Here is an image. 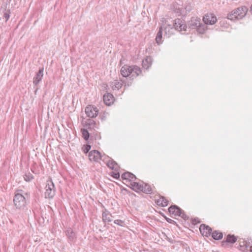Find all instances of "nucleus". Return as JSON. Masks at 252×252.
<instances>
[{
	"mask_svg": "<svg viewBox=\"0 0 252 252\" xmlns=\"http://www.w3.org/2000/svg\"><path fill=\"white\" fill-rule=\"evenodd\" d=\"M121 73L124 78L121 79L120 81L115 80L111 83V86L113 90L119 89L123 84L130 86L132 84V80L134 77L139 76L141 73V70L140 68L136 65H125L121 68Z\"/></svg>",
	"mask_w": 252,
	"mask_h": 252,
	"instance_id": "1",
	"label": "nucleus"
},
{
	"mask_svg": "<svg viewBox=\"0 0 252 252\" xmlns=\"http://www.w3.org/2000/svg\"><path fill=\"white\" fill-rule=\"evenodd\" d=\"M29 197L27 192H24L22 190H18L13 198L14 205L15 208L19 210H23L26 206L27 199Z\"/></svg>",
	"mask_w": 252,
	"mask_h": 252,
	"instance_id": "2",
	"label": "nucleus"
},
{
	"mask_svg": "<svg viewBox=\"0 0 252 252\" xmlns=\"http://www.w3.org/2000/svg\"><path fill=\"white\" fill-rule=\"evenodd\" d=\"M248 10L246 6L238 7L228 14L227 18L230 20L242 19L246 16Z\"/></svg>",
	"mask_w": 252,
	"mask_h": 252,
	"instance_id": "3",
	"label": "nucleus"
},
{
	"mask_svg": "<svg viewBox=\"0 0 252 252\" xmlns=\"http://www.w3.org/2000/svg\"><path fill=\"white\" fill-rule=\"evenodd\" d=\"M191 10V7L190 5L186 6L185 8H183V3L181 1L179 3L176 2L174 3V13H176L177 16H180L181 15H186L187 12H189Z\"/></svg>",
	"mask_w": 252,
	"mask_h": 252,
	"instance_id": "4",
	"label": "nucleus"
},
{
	"mask_svg": "<svg viewBox=\"0 0 252 252\" xmlns=\"http://www.w3.org/2000/svg\"><path fill=\"white\" fill-rule=\"evenodd\" d=\"M45 197L46 198H52L55 195V188L52 181H48L45 186Z\"/></svg>",
	"mask_w": 252,
	"mask_h": 252,
	"instance_id": "5",
	"label": "nucleus"
},
{
	"mask_svg": "<svg viewBox=\"0 0 252 252\" xmlns=\"http://www.w3.org/2000/svg\"><path fill=\"white\" fill-rule=\"evenodd\" d=\"M102 160L106 164L107 166L112 170H117L119 166L117 163L109 157L103 155V158Z\"/></svg>",
	"mask_w": 252,
	"mask_h": 252,
	"instance_id": "6",
	"label": "nucleus"
},
{
	"mask_svg": "<svg viewBox=\"0 0 252 252\" xmlns=\"http://www.w3.org/2000/svg\"><path fill=\"white\" fill-rule=\"evenodd\" d=\"M85 113L87 117L94 118L98 115V109L94 105H90L86 107Z\"/></svg>",
	"mask_w": 252,
	"mask_h": 252,
	"instance_id": "7",
	"label": "nucleus"
},
{
	"mask_svg": "<svg viewBox=\"0 0 252 252\" xmlns=\"http://www.w3.org/2000/svg\"><path fill=\"white\" fill-rule=\"evenodd\" d=\"M174 29L179 32H185L187 29L185 22L181 19H177L174 20Z\"/></svg>",
	"mask_w": 252,
	"mask_h": 252,
	"instance_id": "8",
	"label": "nucleus"
},
{
	"mask_svg": "<svg viewBox=\"0 0 252 252\" xmlns=\"http://www.w3.org/2000/svg\"><path fill=\"white\" fill-rule=\"evenodd\" d=\"M203 21L206 25H214L217 21V17L213 13H207L203 17Z\"/></svg>",
	"mask_w": 252,
	"mask_h": 252,
	"instance_id": "9",
	"label": "nucleus"
},
{
	"mask_svg": "<svg viewBox=\"0 0 252 252\" xmlns=\"http://www.w3.org/2000/svg\"><path fill=\"white\" fill-rule=\"evenodd\" d=\"M89 158L91 161L98 162L99 160H102L103 155H101L98 151L93 150L89 153Z\"/></svg>",
	"mask_w": 252,
	"mask_h": 252,
	"instance_id": "10",
	"label": "nucleus"
},
{
	"mask_svg": "<svg viewBox=\"0 0 252 252\" xmlns=\"http://www.w3.org/2000/svg\"><path fill=\"white\" fill-rule=\"evenodd\" d=\"M161 27L164 29L165 35L169 37L173 34V27L172 24H169L168 20L165 21V24Z\"/></svg>",
	"mask_w": 252,
	"mask_h": 252,
	"instance_id": "11",
	"label": "nucleus"
},
{
	"mask_svg": "<svg viewBox=\"0 0 252 252\" xmlns=\"http://www.w3.org/2000/svg\"><path fill=\"white\" fill-rule=\"evenodd\" d=\"M154 200L157 205L159 206L165 207L168 205V200L161 195L155 196Z\"/></svg>",
	"mask_w": 252,
	"mask_h": 252,
	"instance_id": "12",
	"label": "nucleus"
},
{
	"mask_svg": "<svg viewBox=\"0 0 252 252\" xmlns=\"http://www.w3.org/2000/svg\"><path fill=\"white\" fill-rule=\"evenodd\" d=\"M201 20L198 17H192L189 22V26L191 29H196L198 26L200 25Z\"/></svg>",
	"mask_w": 252,
	"mask_h": 252,
	"instance_id": "13",
	"label": "nucleus"
},
{
	"mask_svg": "<svg viewBox=\"0 0 252 252\" xmlns=\"http://www.w3.org/2000/svg\"><path fill=\"white\" fill-rule=\"evenodd\" d=\"M174 215L179 216L184 220L188 219V217L185 214L184 211L175 205H174Z\"/></svg>",
	"mask_w": 252,
	"mask_h": 252,
	"instance_id": "14",
	"label": "nucleus"
},
{
	"mask_svg": "<svg viewBox=\"0 0 252 252\" xmlns=\"http://www.w3.org/2000/svg\"><path fill=\"white\" fill-rule=\"evenodd\" d=\"M199 229L201 233L206 237L210 235L212 231V229L209 226L204 224L200 225Z\"/></svg>",
	"mask_w": 252,
	"mask_h": 252,
	"instance_id": "15",
	"label": "nucleus"
},
{
	"mask_svg": "<svg viewBox=\"0 0 252 252\" xmlns=\"http://www.w3.org/2000/svg\"><path fill=\"white\" fill-rule=\"evenodd\" d=\"M43 67L40 68L38 72L33 78V83L35 86H36L41 81L43 76Z\"/></svg>",
	"mask_w": 252,
	"mask_h": 252,
	"instance_id": "16",
	"label": "nucleus"
},
{
	"mask_svg": "<svg viewBox=\"0 0 252 252\" xmlns=\"http://www.w3.org/2000/svg\"><path fill=\"white\" fill-rule=\"evenodd\" d=\"M85 126L89 129H95L97 128L95 122L92 119H87L85 121Z\"/></svg>",
	"mask_w": 252,
	"mask_h": 252,
	"instance_id": "17",
	"label": "nucleus"
},
{
	"mask_svg": "<svg viewBox=\"0 0 252 252\" xmlns=\"http://www.w3.org/2000/svg\"><path fill=\"white\" fill-rule=\"evenodd\" d=\"M66 235L69 241L72 243L76 239L75 233L71 228L67 229L65 231Z\"/></svg>",
	"mask_w": 252,
	"mask_h": 252,
	"instance_id": "18",
	"label": "nucleus"
},
{
	"mask_svg": "<svg viewBox=\"0 0 252 252\" xmlns=\"http://www.w3.org/2000/svg\"><path fill=\"white\" fill-rule=\"evenodd\" d=\"M122 178L123 180H126V181L128 180L130 182L136 179V176L129 172H126L123 174L122 175Z\"/></svg>",
	"mask_w": 252,
	"mask_h": 252,
	"instance_id": "19",
	"label": "nucleus"
},
{
	"mask_svg": "<svg viewBox=\"0 0 252 252\" xmlns=\"http://www.w3.org/2000/svg\"><path fill=\"white\" fill-rule=\"evenodd\" d=\"M114 97L111 94L108 93L103 95V100L105 104L107 105H110L113 102Z\"/></svg>",
	"mask_w": 252,
	"mask_h": 252,
	"instance_id": "20",
	"label": "nucleus"
},
{
	"mask_svg": "<svg viewBox=\"0 0 252 252\" xmlns=\"http://www.w3.org/2000/svg\"><path fill=\"white\" fill-rule=\"evenodd\" d=\"M140 191H142L147 194H150L152 193V188L149 185L142 183L141 185Z\"/></svg>",
	"mask_w": 252,
	"mask_h": 252,
	"instance_id": "21",
	"label": "nucleus"
},
{
	"mask_svg": "<svg viewBox=\"0 0 252 252\" xmlns=\"http://www.w3.org/2000/svg\"><path fill=\"white\" fill-rule=\"evenodd\" d=\"M152 64V59L151 57H146V58L143 60L142 66L145 69H148Z\"/></svg>",
	"mask_w": 252,
	"mask_h": 252,
	"instance_id": "22",
	"label": "nucleus"
},
{
	"mask_svg": "<svg viewBox=\"0 0 252 252\" xmlns=\"http://www.w3.org/2000/svg\"><path fill=\"white\" fill-rule=\"evenodd\" d=\"M162 27H160L156 37V41L157 44H160L162 43Z\"/></svg>",
	"mask_w": 252,
	"mask_h": 252,
	"instance_id": "23",
	"label": "nucleus"
},
{
	"mask_svg": "<svg viewBox=\"0 0 252 252\" xmlns=\"http://www.w3.org/2000/svg\"><path fill=\"white\" fill-rule=\"evenodd\" d=\"M197 32L200 34H203L205 33L207 29V27L202 23H200V25L198 26L196 28Z\"/></svg>",
	"mask_w": 252,
	"mask_h": 252,
	"instance_id": "24",
	"label": "nucleus"
},
{
	"mask_svg": "<svg viewBox=\"0 0 252 252\" xmlns=\"http://www.w3.org/2000/svg\"><path fill=\"white\" fill-rule=\"evenodd\" d=\"M237 241V238L233 235L229 234L227 236L226 241L222 242V243L224 244L225 243H234Z\"/></svg>",
	"mask_w": 252,
	"mask_h": 252,
	"instance_id": "25",
	"label": "nucleus"
},
{
	"mask_svg": "<svg viewBox=\"0 0 252 252\" xmlns=\"http://www.w3.org/2000/svg\"><path fill=\"white\" fill-rule=\"evenodd\" d=\"M222 233L220 231H215L212 234V237L215 240H220L222 238Z\"/></svg>",
	"mask_w": 252,
	"mask_h": 252,
	"instance_id": "26",
	"label": "nucleus"
},
{
	"mask_svg": "<svg viewBox=\"0 0 252 252\" xmlns=\"http://www.w3.org/2000/svg\"><path fill=\"white\" fill-rule=\"evenodd\" d=\"M141 184L140 183H137V182H134V181H131V183H130V185L131 186V189L134 190H139L140 191V187H141Z\"/></svg>",
	"mask_w": 252,
	"mask_h": 252,
	"instance_id": "27",
	"label": "nucleus"
},
{
	"mask_svg": "<svg viewBox=\"0 0 252 252\" xmlns=\"http://www.w3.org/2000/svg\"><path fill=\"white\" fill-rule=\"evenodd\" d=\"M112 216L110 214L107 213H103L102 220L104 222H110L112 221Z\"/></svg>",
	"mask_w": 252,
	"mask_h": 252,
	"instance_id": "28",
	"label": "nucleus"
},
{
	"mask_svg": "<svg viewBox=\"0 0 252 252\" xmlns=\"http://www.w3.org/2000/svg\"><path fill=\"white\" fill-rule=\"evenodd\" d=\"M81 132L82 136L84 138V139L86 140H87L90 137V134L88 131L86 129H82Z\"/></svg>",
	"mask_w": 252,
	"mask_h": 252,
	"instance_id": "29",
	"label": "nucleus"
},
{
	"mask_svg": "<svg viewBox=\"0 0 252 252\" xmlns=\"http://www.w3.org/2000/svg\"><path fill=\"white\" fill-rule=\"evenodd\" d=\"M24 178L26 181L30 182L33 179V176L31 174L29 173L25 174L24 176Z\"/></svg>",
	"mask_w": 252,
	"mask_h": 252,
	"instance_id": "30",
	"label": "nucleus"
},
{
	"mask_svg": "<svg viewBox=\"0 0 252 252\" xmlns=\"http://www.w3.org/2000/svg\"><path fill=\"white\" fill-rule=\"evenodd\" d=\"M114 223L120 226H123L124 221L120 220H114Z\"/></svg>",
	"mask_w": 252,
	"mask_h": 252,
	"instance_id": "31",
	"label": "nucleus"
},
{
	"mask_svg": "<svg viewBox=\"0 0 252 252\" xmlns=\"http://www.w3.org/2000/svg\"><path fill=\"white\" fill-rule=\"evenodd\" d=\"M91 148V147L89 145H86V146H85L84 149H83L84 153H87L90 150Z\"/></svg>",
	"mask_w": 252,
	"mask_h": 252,
	"instance_id": "32",
	"label": "nucleus"
},
{
	"mask_svg": "<svg viewBox=\"0 0 252 252\" xmlns=\"http://www.w3.org/2000/svg\"><path fill=\"white\" fill-rule=\"evenodd\" d=\"M9 14H10V11L9 10H8V11H6L4 13V17L5 18L6 21H7L9 19V17H10Z\"/></svg>",
	"mask_w": 252,
	"mask_h": 252,
	"instance_id": "33",
	"label": "nucleus"
},
{
	"mask_svg": "<svg viewBox=\"0 0 252 252\" xmlns=\"http://www.w3.org/2000/svg\"><path fill=\"white\" fill-rule=\"evenodd\" d=\"M168 210L171 214H173V205H172L169 207Z\"/></svg>",
	"mask_w": 252,
	"mask_h": 252,
	"instance_id": "34",
	"label": "nucleus"
},
{
	"mask_svg": "<svg viewBox=\"0 0 252 252\" xmlns=\"http://www.w3.org/2000/svg\"><path fill=\"white\" fill-rule=\"evenodd\" d=\"M246 249H247V246L244 247V246H242L241 245L240 246V250H241L243 252H245Z\"/></svg>",
	"mask_w": 252,
	"mask_h": 252,
	"instance_id": "35",
	"label": "nucleus"
},
{
	"mask_svg": "<svg viewBox=\"0 0 252 252\" xmlns=\"http://www.w3.org/2000/svg\"><path fill=\"white\" fill-rule=\"evenodd\" d=\"M113 177L115 178H119L120 177V174L119 173H114Z\"/></svg>",
	"mask_w": 252,
	"mask_h": 252,
	"instance_id": "36",
	"label": "nucleus"
},
{
	"mask_svg": "<svg viewBox=\"0 0 252 252\" xmlns=\"http://www.w3.org/2000/svg\"><path fill=\"white\" fill-rule=\"evenodd\" d=\"M250 252H252V246L250 247Z\"/></svg>",
	"mask_w": 252,
	"mask_h": 252,
	"instance_id": "37",
	"label": "nucleus"
},
{
	"mask_svg": "<svg viewBox=\"0 0 252 252\" xmlns=\"http://www.w3.org/2000/svg\"><path fill=\"white\" fill-rule=\"evenodd\" d=\"M167 221H168V222H171V221H172V220H171V219H169V220H167Z\"/></svg>",
	"mask_w": 252,
	"mask_h": 252,
	"instance_id": "38",
	"label": "nucleus"
},
{
	"mask_svg": "<svg viewBox=\"0 0 252 252\" xmlns=\"http://www.w3.org/2000/svg\"><path fill=\"white\" fill-rule=\"evenodd\" d=\"M167 221H168V222H171V221H172V220H171V219H169V220H167Z\"/></svg>",
	"mask_w": 252,
	"mask_h": 252,
	"instance_id": "39",
	"label": "nucleus"
}]
</instances>
